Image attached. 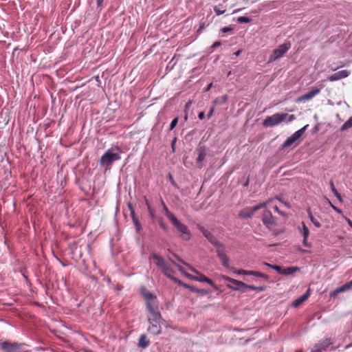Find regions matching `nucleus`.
Segmentation results:
<instances>
[{"label":"nucleus","instance_id":"2f4dec72","mask_svg":"<svg viewBox=\"0 0 352 352\" xmlns=\"http://www.w3.org/2000/svg\"><path fill=\"white\" fill-rule=\"evenodd\" d=\"M161 270L167 277L172 278L170 274H169L172 272V269L167 263L165 264L164 267H162Z\"/></svg>","mask_w":352,"mask_h":352},{"label":"nucleus","instance_id":"4468645a","mask_svg":"<svg viewBox=\"0 0 352 352\" xmlns=\"http://www.w3.org/2000/svg\"><path fill=\"white\" fill-rule=\"evenodd\" d=\"M199 230L203 234V235L209 241V242L214 246L220 243L210 232L205 229L204 227H200Z\"/></svg>","mask_w":352,"mask_h":352},{"label":"nucleus","instance_id":"39448f33","mask_svg":"<svg viewBox=\"0 0 352 352\" xmlns=\"http://www.w3.org/2000/svg\"><path fill=\"white\" fill-rule=\"evenodd\" d=\"M287 116V113H277L271 116H267L263 124L265 127H272L282 122Z\"/></svg>","mask_w":352,"mask_h":352},{"label":"nucleus","instance_id":"9d476101","mask_svg":"<svg viewBox=\"0 0 352 352\" xmlns=\"http://www.w3.org/2000/svg\"><path fill=\"white\" fill-rule=\"evenodd\" d=\"M197 151L198 155L196 159L197 165L199 168H201L204 166V161L206 156V148L204 146H201Z\"/></svg>","mask_w":352,"mask_h":352},{"label":"nucleus","instance_id":"c03bdc74","mask_svg":"<svg viewBox=\"0 0 352 352\" xmlns=\"http://www.w3.org/2000/svg\"><path fill=\"white\" fill-rule=\"evenodd\" d=\"M328 203L329 204V205L331 206L332 209L333 210H335L337 213H338V214L342 213V210L340 209H339L338 207L335 206L333 204H332V203L329 200H328Z\"/></svg>","mask_w":352,"mask_h":352},{"label":"nucleus","instance_id":"a878e982","mask_svg":"<svg viewBox=\"0 0 352 352\" xmlns=\"http://www.w3.org/2000/svg\"><path fill=\"white\" fill-rule=\"evenodd\" d=\"M299 230L303 238H308L309 235V230L304 223H302V228H299Z\"/></svg>","mask_w":352,"mask_h":352},{"label":"nucleus","instance_id":"e2e57ef3","mask_svg":"<svg viewBox=\"0 0 352 352\" xmlns=\"http://www.w3.org/2000/svg\"><path fill=\"white\" fill-rule=\"evenodd\" d=\"M346 221L347 223L349 224V226L351 228H352V221L349 219H347V218H346Z\"/></svg>","mask_w":352,"mask_h":352},{"label":"nucleus","instance_id":"a18cd8bd","mask_svg":"<svg viewBox=\"0 0 352 352\" xmlns=\"http://www.w3.org/2000/svg\"><path fill=\"white\" fill-rule=\"evenodd\" d=\"M168 179L170 180V184L175 188H178L177 186V184H176V182H175L174 179H173V177L172 176V175L170 173L168 174Z\"/></svg>","mask_w":352,"mask_h":352},{"label":"nucleus","instance_id":"f704fd0d","mask_svg":"<svg viewBox=\"0 0 352 352\" xmlns=\"http://www.w3.org/2000/svg\"><path fill=\"white\" fill-rule=\"evenodd\" d=\"M143 296H144V298L146 300V302H151L149 300H153L156 298V296L155 295H153L151 292H147L143 293Z\"/></svg>","mask_w":352,"mask_h":352},{"label":"nucleus","instance_id":"4c0bfd02","mask_svg":"<svg viewBox=\"0 0 352 352\" xmlns=\"http://www.w3.org/2000/svg\"><path fill=\"white\" fill-rule=\"evenodd\" d=\"M12 346L17 351L18 350H23L24 344L22 343H18V342H13L11 343Z\"/></svg>","mask_w":352,"mask_h":352},{"label":"nucleus","instance_id":"338daca9","mask_svg":"<svg viewBox=\"0 0 352 352\" xmlns=\"http://www.w3.org/2000/svg\"><path fill=\"white\" fill-rule=\"evenodd\" d=\"M190 104V101H189L186 104V107H188Z\"/></svg>","mask_w":352,"mask_h":352},{"label":"nucleus","instance_id":"ea45409f","mask_svg":"<svg viewBox=\"0 0 352 352\" xmlns=\"http://www.w3.org/2000/svg\"><path fill=\"white\" fill-rule=\"evenodd\" d=\"M214 11L217 16L223 14L226 12L225 10L222 9L219 6H215L214 8Z\"/></svg>","mask_w":352,"mask_h":352},{"label":"nucleus","instance_id":"37998d69","mask_svg":"<svg viewBox=\"0 0 352 352\" xmlns=\"http://www.w3.org/2000/svg\"><path fill=\"white\" fill-rule=\"evenodd\" d=\"M333 193L337 197V199L340 203L343 202V199L342 198L341 195L338 192L336 189H333Z\"/></svg>","mask_w":352,"mask_h":352},{"label":"nucleus","instance_id":"bf43d9fd","mask_svg":"<svg viewBox=\"0 0 352 352\" xmlns=\"http://www.w3.org/2000/svg\"><path fill=\"white\" fill-rule=\"evenodd\" d=\"M330 188H331V190L332 192H333V189H336L335 188V186H334V184H333V181L330 182Z\"/></svg>","mask_w":352,"mask_h":352},{"label":"nucleus","instance_id":"9b49d317","mask_svg":"<svg viewBox=\"0 0 352 352\" xmlns=\"http://www.w3.org/2000/svg\"><path fill=\"white\" fill-rule=\"evenodd\" d=\"M262 221L267 228H270L275 225L272 212L268 210H266L263 212L262 216Z\"/></svg>","mask_w":352,"mask_h":352},{"label":"nucleus","instance_id":"f3484780","mask_svg":"<svg viewBox=\"0 0 352 352\" xmlns=\"http://www.w3.org/2000/svg\"><path fill=\"white\" fill-rule=\"evenodd\" d=\"M309 289H308L304 294H302L300 297L298 298L293 302V306L294 307H298L300 306L303 302H305L309 296Z\"/></svg>","mask_w":352,"mask_h":352},{"label":"nucleus","instance_id":"603ef678","mask_svg":"<svg viewBox=\"0 0 352 352\" xmlns=\"http://www.w3.org/2000/svg\"><path fill=\"white\" fill-rule=\"evenodd\" d=\"M214 107H212L210 108V111H209V112L208 113V118H210L212 116V115L214 113Z\"/></svg>","mask_w":352,"mask_h":352},{"label":"nucleus","instance_id":"473e14b6","mask_svg":"<svg viewBox=\"0 0 352 352\" xmlns=\"http://www.w3.org/2000/svg\"><path fill=\"white\" fill-rule=\"evenodd\" d=\"M227 96H222L221 97L217 98L214 101V104L215 105L225 104L227 101Z\"/></svg>","mask_w":352,"mask_h":352},{"label":"nucleus","instance_id":"49530a36","mask_svg":"<svg viewBox=\"0 0 352 352\" xmlns=\"http://www.w3.org/2000/svg\"><path fill=\"white\" fill-rule=\"evenodd\" d=\"M274 209L276 212H277L279 214H280L281 216H283V217H287V214L285 212H283L281 210H279V208H278V206H274Z\"/></svg>","mask_w":352,"mask_h":352},{"label":"nucleus","instance_id":"13d9d810","mask_svg":"<svg viewBox=\"0 0 352 352\" xmlns=\"http://www.w3.org/2000/svg\"><path fill=\"white\" fill-rule=\"evenodd\" d=\"M212 87V83H210L209 85H208V86L205 88V91H208L211 87Z\"/></svg>","mask_w":352,"mask_h":352},{"label":"nucleus","instance_id":"1a4fd4ad","mask_svg":"<svg viewBox=\"0 0 352 352\" xmlns=\"http://www.w3.org/2000/svg\"><path fill=\"white\" fill-rule=\"evenodd\" d=\"M322 89V86L320 85L319 87L314 88L312 90L309 92L302 95L299 98L296 99L297 102H305L306 101L311 100L314 98L316 95H318L321 89Z\"/></svg>","mask_w":352,"mask_h":352},{"label":"nucleus","instance_id":"b1692460","mask_svg":"<svg viewBox=\"0 0 352 352\" xmlns=\"http://www.w3.org/2000/svg\"><path fill=\"white\" fill-rule=\"evenodd\" d=\"M218 258L220 259L221 264L223 267H228L230 259L226 253L220 255L219 256H218Z\"/></svg>","mask_w":352,"mask_h":352},{"label":"nucleus","instance_id":"7ed1b4c3","mask_svg":"<svg viewBox=\"0 0 352 352\" xmlns=\"http://www.w3.org/2000/svg\"><path fill=\"white\" fill-rule=\"evenodd\" d=\"M190 270L191 272L195 273L196 275H191V274H186V276L188 277L190 279L195 281H198L200 283H206L208 285H210L211 287H213L215 290H219V287L214 284V283L209 278L206 277L205 275L201 274L199 271L196 270L194 267H190Z\"/></svg>","mask_w":352,"mask_h":352},{"label":"nucleus","instance_id":"4d7b16f0","mask_svg":"<svg viewBox=\"0 0 352 352\" xmlns=\"http://www.w3.org/2000/svg\"><path fill=\"white\" fill-rule=\"evenodd\" d=\"M173 256H174V257H175L177 261H179V262L182 263L183 264H186V263H185L183 260H182L181 258H179V256H178L177 254H173Z\"/></svg>","mask_w":352,"mask_h":352},{"label":"nucleus","instance_id":"5701e85b","mask_svg":"<svg viewBox=\"0 0 352 352\" xmlns=\"http://www.w3.org/2000/svg\"><path fill=\"white\" fill-rule=\"evenodd\" d=\"M214 248H216V252L217 254V256H219L220 255L226 253V247L221 242L219 243H218L217 245H216L214 246Z\"/></svg>","mask_w":352,"mask_h":352},{"label":"nucleus","instance_id":"052dcab7","mask_svg":"<svg viewBox=\"0 0 352 352\" xmlns=\"http://www.w3.org/2000/svg\"><path fill=\"white\" fill-rule=\"evenodd\" d=\"M278 200L280 201H281L282 203H283L285 204V206H287V208L290 207V205L289 203L283 201L281 199H278Z\"/></svg>","mask_w":352,"mask_h":352},{"label":"nucleus","instance_id":"423d86ee","mask_svg":"<svg viewBox=\"0 0 352 352\" xmlns=\"http://www.w3.org/2000/svg\"><path fill=\"white\" fill-rule=\"evenodd\" d=\"M172 224L175 227L177 231L181 234L182 239L189 241L191 238V233L188 228L179 221L176 217L170 221Z\"/></svg>","mask_w":352,"mask_h":352},{"label":"nucleus","instance_id":"412c9836","mask_svg":"<svg viewBox=\"0 0 352 352\" xmlns=\"http://www.w3.org/2000/svg\"><path fill=\"white\" fill-rule=\"evenodd\" d=\"M300 270V268L298 267H289L285 269L283 268V275H290L296 272H298Z\"/></svg>","mask_w":352,"mask_h":352},{"label":"nucleus","instance_id":"c756f323","mask_svg":"<svg viewBox=\"0 0 352 352\" xmlns=\"http://www.w3.org/2000/svg\"><path fill=\"white\" fill-rule=\"evenodd\" d=\"M307 213H308V216H309L311 221L313 223V224L316 228H320L321 227L320 223L314 217V216L312 215L311 212L310 211V210H307Z\"/></svg>","mask_w":352,"mask_h":352},{"label":"nucleus","instance_id":"a19ab883","mask_svg":"<svg viewBox=\"0 0 352 352\" xmlns=\"http://www.w3.org/2000/svg\"><path fill=\"white\" fill-rule=\"evenodd\" d=\"M248 289H252L256 292H263L265 290L264 287H256L254 285H249Z\"/></svg>","mask_w":352,"mask_h":352},{"label":"nucleus","instance_id":"8fccbe9b","mask_svg":"<svg viewBox=\"0 0 352 352\" xmlns=\"http://www.w3.org/2000/svg\"><path fill=\"white\" fill-rule=\"evenodd\" d=\"M231 30H232V28H230V27H224V28L221 29V31L223 33H227L228 32H230Z\"/></svg>","mask_w":352,"mask_h":352},{"label":"nucleus","instance_id":"09e8293b","mask_svg":"<svg viewBox=\"0 0 352 352\" xmlns=\"http://www.w3.org/2000/svg\"><path fill=\"white\" fill-rule=\"evenodd\" d=\"M307 239L308 238H303L302 243H303L304 246L307 247V248H310L311 247V243L307 241Z\"/></svg>","mask_w":352,"mask_h":352},{"label":"nucleus","instance_id":"6ab92c4d","mask_svg":"<svg viewBox=\"0 0 352 352\" xmlns=\"http://www.w3.org/2000/svg\"><path fill=\"white\" fill-rule=\"evenodd\" d=\"M152 257H153V260L155 261V263L158 267H160V269L162 267H164V265L166 263V262L164 261V259L161 256H160L157 254H153L152 255Z\"/></svg>","mask_w":352,"mask_h":352},{"label":"nucleus","instance_id":"2eb2a0df","mask_svg":"<svg viewBox=\"0 0 352 352\" xmlns=\"http://www.w3.org/2000/svg\"><path fill=\"white\" fill-rule=\"evenodd\" d=\"M350 289H352V280L351 281L344 284L341 287H338L334 291H333L331 293V297H335L338 294L344 292H345L346 290H349Z\"/></svg>","mask_w":352,"mask_h":352},{"label":"nucleus","instance_id":"0eeeda50","mask_svg":"<svg viewBox=\"0 0 352 352\" xmlns=\"http://www.w3.org/2000/svg\"><path fill=\"white\" fill-rule=\"evenodd\" d=\"M172 224L175 227L177 231L181 234L182 239L189 241L191 238V233L188 228L179 221L176 217L170 221Z\"/></svg>","mask_w":352,"mask_h":352},{"label":"nucleus","instance_id":"0e129e2a","mask_svg":"<svg viewBox=\"0 0 352 352\" xmlns=\"http://www.w3.org/2000/svg\"><path fill=\"white\" fill-rule=\"evenodd\" d=\"M294 119V115H290L288 122H292Z\"/></svg>","mask_w":352,"mask_h":352},{"label":"nucleus","instance_id":"72a5a7b5","mask_svg":"<svg viewBox=\"0 0 352 352\" xmlns=\"http://www.w3.org/2000/svg\"><path fill=\"white\" fill-rule=\"evenodd\" d=\"M249 274L255 276L257 277H261L265 280H268V278H269L267 275H266L263 273L259 272H256V271H250Z\"/></svg>","mask_w":352,"mask_h":352},{"label":"nucleus","instance_id":"864d4df0","mask_svg":"<svg viewBox=\"0 0 352 352\" xmlns=\"http://www.w3.org/2000/svg\"><path fill=\"white\" fill-rule=\"evenodd\" d=\"M221 45V41H215L211 46L212 48H215Z\"/></svg>","mask_w":352,"mask_h":352},{"label":"nucleus","instance_id":"ddd939ff","mask_svg":"<svg viewBox=\"0 0 352 352\" xmlns=\"http://www.w3.org/2000/svg\"><path fill=\"white\" fill-rule=\"evenodd\" d=\"M226 287L229 289H233L235 291H239L242 293H245V292H247V291L248 289L249 285H247L242 281L238 280V283H235L234 285L227 284Z\"/></svg>","mask_w":352,"mask_h":352},{"label":"nucleus","instance_id":"f8f14e48","mask_svg":"<svg viewBox=\"0 0 352 352\" xmlns=\"http://www.w3.org/2000/svg\"><path fill=\"white\" fill-rule=\"evenodd\" d=\"M349 74H350V72L349 70L344 69V70L338 71V72L333 74L332 75L329 76L327 78V79H328V80H329L331 82L336 81V80L346 78L347 76H349Z\"/></svg>","mask_w":352,"mask_h":352},{"label":"nucleus","instance_id":"c9c22d12","mask_svg":"<svg viewBox=\"0 0 352 352\" xmlns=\"http://www.w3.org/2000/svg\"><path fill=\"white\" fill-rule=\"evenodd\" d=\"M158 224L161 229H162L164 231L167 232L168 230V228L167 225L164 222L162 219H159L157 220Z\"/></svg>","mask_w":352,"mask_h":352},{"label":"nucleus","instance_id":"20e7f679","mask_svg":"<svg viewBox=\"0 0 352 352\" xmlns=\"http://www.w3.org/2000/svg\"><path fill=\"white\" fill-rule=\"evenodd\" d=\"M291 48V43L286 41L275 49L270 56L268 62L272 63L281 58Z\"/></svg>","mask_w":352,"mask_h":352},{"label":"nucleus","instance_id":"774afa93","mask_svg":"<svg viewBox=\"0 0 352 352\" xmlns=\"http://www.w3.org/2000/svg\"><path fill=\"white\" fill-rule=\"evenodd\" d=\"M301 251H302V252H305V253L308 252V251H307V250H302Z\"/></svg>","mask_w":352,"mask_h":352},{"label":"nucleus","instance_id":"cd10ccee","mask_svg":"<svg viewBox=\"0 0 352 352\" xmlns=\"http://www.w3.org/2000/svg\"><path fill=\"white\" fill-rule=\"evenodd\" d=\"M162 204L165 212V215L169 219V221H171L175 217V215L168 210L167 206H166L163 201H162Z\"/></svg>","mask_w":352,"mask_h":352},{"label":"nucleus","instance_id":"a211bd4d","mask_svg":"<svg viewBox=\"0 0 352 352\" xmlns=\"http://www.w3.org/2000/svg\"><path fill=\"white\" fill-rule=\"evenodd\" d=\"M184 285L185 287L189 289L191 292L198 294H200V295H206V294H210V292L208 290H206V289H198L193 286H189L186 284H184Z\"/></svg>","mask_w":352,"mask_h":352},{"label":"nucleus","instance_id":"4be33fe9","mask_svg":"<svg viewBox=\"0 0 352 352\" xmlns=\"http://www.w3.org/2000/svg\"><path fill=\"white\" fill-rule=\"evenodd\" d=\"M129 208H130V209L131 210V215H132V218H133V221L134 225L135 226L136 230H137L138 232H139L141 230V229H142V226H141L139 221L138 220V219L134 217V212L133 211L132 206L131 205H129Z\"/></svg>","mask_w":352,"mask_h":352},{"label":"nucleus","instance_id":"7c9ffc66","mask_svg":"<svg viewBox=\"0 0 352 352\" xmlns=\"http://www.w3.org/2000/svg\"><path fill=\"white\" fill-rule=\"evenodd\" d=\"M139 345L142 348H146L148 346V342L146 341L145 335H142L139 339Z\"/></svg>","mask_w":352,"mask_h":352},{"label":"nucleus","instance_id":"bb28decb","mask_svg":"<svg viewBox=\"0 0 352 352\" xmlns=\"http://www.w3.org/2000/svg\"><path fill=\"white\" fill-rule=\"evenodd\" d=\"M267 203H268L267 201L263 202V203H260L259 204L254 206L253 207H250L252 214H254L255 212H256L257 210H258L260 209L265 208L267 206Z\"/></svg>","mask_w":352,"mask_h":352},{"label":"nucleus","instance_id":"f03ea898","mask_svg":"<svg viewBox=\"0 0 352 352\" xmlns=\"http://www.w3.org/2000/svg\"><path fill=\"white\" fill-rule=\"evenodd\" d=\"M120 158L118 153H115L113 148H109L100 157V164L104 167L105 170H109L112 164Z\"/></svg>","mask_w":352,"mask_h":352},{"label":"nucleus","instance_id":"58836bf2","mask_svg":"<svg viewBox=\"0 0 352 352\" xmlns=\"http://www.w3.org/2000/svg\"><path fill=\"white\" fill-rule=\"evenodd\" d=\"M251 21L249 17L247 16H239L237 19V21L239 23H248Z\"/></svg>","mask_w":352,"mask_h":352},{"label":"nucleus","instance_id":"79ce46f5","mask_svg":"<svg viewBox=\"0 0 352 352\" xmlns=\"http://www.w3.org/2000/svg\"><path fill=\"white\" fill-rule=\"evenodd\" d=\"M178 118H175L170 124V130H173L178 123Z\"/></svg>","mask_w":352,"mask_h":352},{"label":"nucleus","instance_id":"de8ad7c7","mask_svg":"<svg viewBox=\"0 0 352 352\" xmlns=\"http://www.w3.org/2000/svg\"><path fill=\"white\" fill-rule=\"evenodd\" d=\"M168 259H169V260L173 263V264L174 265H175V266L178 268V270H179L180 272H183V268H182V266H180L179 265L177 264V263H175V262L172 259V258H171V257H168Z\"/></svg>","mask_w":352,"mask_h":352},{"label":"nucleus","instance_id":"69168bd1","mask_svg":"<svg viewBox=\"0 0 352 352\" xmlns=\"http://www.w3.org/2000/svg\"><path fill=\"white\" fill-rule=\"evenodd\" d=\"M228 277H229V276H225V275H223V276H221L222 279H223V280H226V278H228Z\"/></svg>","mask_w":352,"mask_h":352},{"label":"nucleus","instance_id":"3c124183","mask_svg":"<svg viewBox=\"0 0 352 352\" xmlns=\"http://www.w3.org/2000/svg\"><path fill=\"white\" fill-rule=\"evenodd\" d=\"M226 280L228 281L229 283H232V285H234L235 283H238V280L232 278L230 277H228V278H226Z\"/></svg>","mask_w":352,"mask_h":352},{"label":"nucleus","instance_id":"6e6552de","mask_svg":"<svg viewBox=\"0 0 352 352\" xmlns=\"http://www.w3.org/2000/svg\"><path fill=\"white\" fill-rule=\"evenodd\" d=\"M308 124L304 126L302 128L296 131L294 133H293L291 136L287 138V140L283 142V147H288L292 145L296 141L300 139L305 132L306 129L308 127Z\"/></svg>","mask_w":352,"mask_h":352},{"label":"nucleus","instance_id":"aec40b11","mask_svg":"<svg viewBox=\"0 0 352 352\" xmlns=\"http://www.w3.org/2000/svg\"><path fill=\"white\" fill-rule=\"evenodd\" d=\"M254 214H252L250 207L243 209L239 214V217L241 219L251 218Z\"/></svg>","mask_w":352,"mask_h":352},{"label":"nucleus","instance_id":"680f3d73","mask_svg":"<svg viewBox=\"0 0 352 352\" xmlns=\"http://www.w3.org/2000/svg\"><path fill=\"white\" fill-rule=\"evenodd\" d=\"M241 53V50H237L236 52H234V53L233 54V55H234V56H239V54H240Z\"/></svg>","mask_w":352,"mask_h":352},{"label":"nucleus","instance_id":"5fc2aeb1","mask_svg":"<svg viewBox=\"0 0 352 352\" xmlns=\"http://www.w3.org/2000/svg\"><path fill=\"white\" fill-rule=\"evenodd\" d=\"M198 118L199 120H203L205 118V113L204 111H201L198 114Z\"/></svg>","mask_w":352,"mask_h":352},{"label":"nucleus","instance_id":"f257e3e1","mask_svg":"<svg viewBox=\"0 0 352 352\" xmlns=\"http://www.w3.org/2000/svg\"><path fill=\"white\" fill-rule=\"evenodd\" d=\"M146 308L149 313L148 316V331L153 335H159L162 332L161 323L163 321L162 315L158 311L157 307L153 306L151 302H147Z\"/></svg>","mask_w":352,"mask_h":352},{"label":"nucleus","instance_id":"c85d7f7f","mask_svg":"<svg viewBox=\"0 0 352 352\" xmlns=\"http://www.w3.org/2000/svg\"><path fill=\"white\" fill-rule=\"evenodd\" d=\"M351 127H352V116L350 117V118L342 124V126L340 128V131H344Z\"/></svg>","mask_w":352,"mask_h":352},{"label":"nucleus","instance_id":"dca6fc26","mask_svg":"<svg viewBox=\"0 0 352 352\" xmlns=\"http://www.w3.org/2000/svg\"><path fill=\"white\" fill-rule=\"evenodd\" d=\"M331 344L330 340H326L321 343L316 344L312 352H321L325 351Z\"/></svg>","mask_w":352,"mask_h":352},{"label":"nucleus","instance_id":"6e6d98bb","mask_svg":"<svg viewBox=\"0 0 352 352\" xmlns=\"http://www.w3.org/2000/svg\"><path fill=\"white\" fill-rule=\"evenodd\" d=\"M104 0H96V4L98 8H101L102 6Z\"/></svg>","mask_w":352,"mask_h":352},{"label":"nucleus","instance_id":"e433bc0d","mask_svg":"<svg viewBox=\"0 0 352 352\" xmlns=\"http://www.w3.org/2000/svg\"><path fill=\"white\" fill-rule=\"evenodd\" d=\"M232 271L234 273L239 274V275H250V271L245 270H236L233 268Z\"/></svg>","mask_w":352,"mask_h":352},{"label":"nucleus","instance_id":"393cba45","mask_svg":"<svg viewBox=\"0 0 352 352\" xmlns=\"http://www.w3.org/2000/svg\"><path fill=\"white\" fill-rule=\"evenodd\" d=\"M263 265H265V266H267L273 270H274L276 272H277L279 274H281L283 275V268L282 267H280V265H272V264H270L268 263H263Z\"/></svg>","mask_w":352,"mask_h":352}]
</instances>
